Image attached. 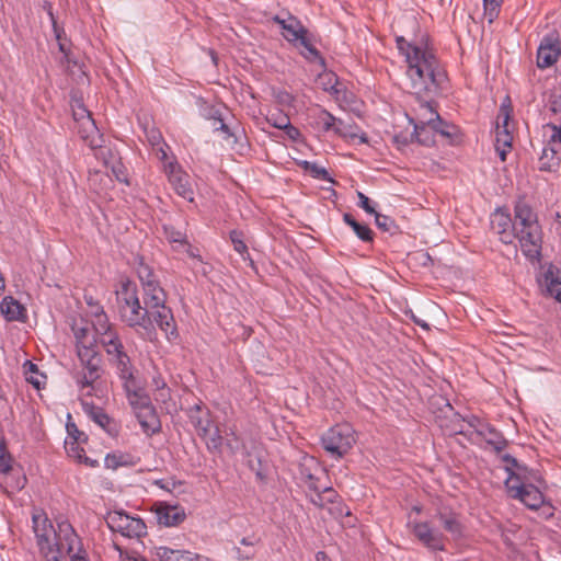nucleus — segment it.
<instances>
[{
    "instance_id": "f257e3e1",
    "label": "nucleus",
    "mask_w": 561,
    "mask_h": 561,
    "mask_svg": "<svg viewBox=\"0 0 561 561\" xmlns=\"http://www.w3.org/2000/svg\"><path fill=\"white\" fill-rule=\"evenodd\" d=\"M398 48L404 54L408 64L407 76L414 94L436 96L448 88L446 70L436 56L422 47L408 43L403 37L397 38Z\"/></svg>"
},
{
    "instance_id": "f03ea898",
    "label": "nucleus",
    "mask_w": 561,
    "mask_h": 561,
    "mask_svg": "<svg viewBox=\"0 0 561 561\" xmlns=\"http://www.w3.org/2000/svg\"><path fill=\"white\" fill-rule=\"evenodd\" d=\"M108 364L115 369L116 375L122 381L128 402L134 409L141 428L146 433L154 434L159 432L160 422L130 356L127 354Z\"/></svg>"
},
{
    "instance_id": "7ed1b4c3",
    "label": "nucleus",
    "mask_w": 561,
    "mask_h": 561,
    "mask_svg": "<svg viewBox=\"0 0 561 561\" xmlns=\"http://www.w3.org/2000/svg\"><path fill=\"white\" fill-rule=\"evenodd\" d=\"M514 239H517L523 254L530 260H538L541 254L542 231L537 214L530 205L519 198L514 206Z\"/></svg>"
},
{
    "instance_id": "20e7f679",
    "label": "nucleus",
    "mask_w": 561,
    "mask_h": 561,
    "mask_svg": "<svg viewBox=\"0 0 561 561\" xmlns=\"http://www.w3.org/2000/svg\"><path fill=\"white\" fill-rule=\"evenodd\" d=\"M116 305L119 319L127 327L148 329L152 324L150 307L140 304L135 283L128 279L121 283L116 290Z\"/></svg>"
},
{
    "instance_id": "39448f33",
    "label": "nucleus",
    "mask_w": 561,
    "mask_h": 561,
    "mask_svg": "<svg viewBox=\"0 0 561 561\" xmlns=\"http://www.w3.org/2000/svg\"><path fill=\"white\" fill-rule=\"evenodd\" d=\"M355 443V431L348 423L336 424L321 436L322 448L334 459L346 455Z\"/></svg>"
},
{
    "instance_id": "423d86ee",
    "label": "nucleus",
    "mask_w": 561,
    "mask_h": 561,
    "mask_svg": "<svg viewBox=\"0 0 561 561\" xmlns=\"http://www.w3.org/2000/svg\"><path fill=\"white\" fill-rule=\"evenodd\" d=\"M77 354L83 367V371L76 376L78 387L80 390L89 388L87 394L91 396L94 382L101 377V354L96 351L95 345L91 347L81 346Z\"/></svg>"
},
{
    "instance_id": "0eeeda50",
    "label": "nucleus",
    "mask_w": 561,
    "mask_h": 561,
    "mask_svg": "<svg viewBox=\"0 0 561 561\" xmlns=\"http://www.w3.org/2000/svg\"><path fill=\"white\" fill-rule=\"evenodd\" d=\"M32 520L36 542L39 552L45 560L62 561L56 558L57 549H55V546L53 545L56 539L57 528L55 529L47 516L42 513H34L32 515Z\"/></svg>"
},
{
    "instance_id": "6e6552de",
    "label": "nucleus",
    "mask_w": 561,
    "mask_h": 561,
    "mask_svg": "<svg viewBox=\"0 0 561 561\" xmlns=\"http://www.w3.org/2000/svg\"><path fill=\"white\" fill-rule=\"evenodd\" d=\"M105 522L110 529L127 538H140L146 535V525L139 517H133L123 511L107 513Z\"/></svg>"
},
{
    "instance_id": "1a4fd4ad",
    "label": "nucleus",
    "mask_w": 561,
    "mask_h": 561,
    "mask_svg": "<svg viewBox=\"0 0 561 561\" xmlns=\"http://www.w3.org/2000/svg\"><path fill=\"white\" fill-rule=\"evenodd\" d=\"M56 523L57 535L53 545L55 549H57L56 558L61 560L64 554L68 556L75 552V550L80 549L83 543L68 519L59 517L56 519Z\"/></svg>"
},
{
    "instance_id": "9d476101",
    "label": "nucleus",
    "mask_w": 561,
    "mask_h": 561,
    "mask_svg": "<svg viewBox=\"0 0 561 561\" xmlns=\"http://www.w3.org/2000/svg\"><path fill=\"white\" fill-rule=\"evenodd\" d=\"M462 421L472 428L479 436L484 438L486 444L492 446L496 451H502L507 446V440L504 436L496 431L494 426L485 422L474 414H468L462 417Z\"/></svg>"
},
{
    "instance_id": "9b49d317",
    "label": "nucleus",
    "mask_w": 561,
    "mask_h": 561,
    "mask_svg": "<svg viewBox=\"0 0 561 561\" xmlns=\"http://www.w3.org/2000/svg\"><path fill=\"white\" fill-rule=\"evenodd\" d=\"M164 171L175 193L187 202H194V191L188 174L174 162L165 164Z\"/></svg>"
},
{
    "instance_id": "f8f14e48",
    "label": "nucleus",
    "mask_w": 561,
    "mask_h": 561,
    "mask_svg": "<svg viewBox=\"0 0 561 561\" xmlns=\"http://www.w3.org/2000/svg\"><path fill=\"white\" fill-rule=\"evenodd\" d=\"M511 101L510 98L506 96L505 101L502 103L497 116L496 123V138H495V150H500V148L511 149L513 137L508 130V121L511 118Z\"/></svg>"
},
{
    "instance_id": "ddd939ff",
    "label": "nucleus",
    "mask_w": 561,
    "mask_h": 561,
    "mask_svg": "<svg viewBox=\"0 0 561 561\" xmlns=\"http://www.w3.org/2000/svg\"><path fill=\"white\" fill-rule=\"evenodd\" d=\"M512 497L529 510L538 512V515L545 519H549L554 514L553 505L545 499L543 493H512Z\"/></svg>"
},
{
    "instance_id": "4468645a",
    "label": "nucleus",
    "mask_w": 561,
    "mask_h": 561,
    "mask_svg": "<svg viewBox=\"0 0 561 561\" xmlns=\"http://www.w3.org/2000/svg\"><path fill=\"white\" fill-rule=\"evenodd\" d=\"M561 57V46L557 37L545 36L537 49V66L547 69Z\"/></svg>"
},
{
    "instance_id": "2eb2a0df",
    "label": "nucleus",
    "mask_w": 561,
    "mask_h": 561,
    "mask_svg": "<svg viewBox=\"0 0 561 561\" xmlns=\"http://www.w3.org/2000/svg\"><path fill=\"white\" fill-rule=\"evenodd\" d=\"M409 122L414 126L413 133H411V137L415 138V141L426 147L435 145V127L430 114L424 112L420 115L417 122H415L412 117L409 118Z\"/></svg>"
},
{
    "instance_id": "dca6fc26",
    "label": "nucleus",
    "mask_w": 561,
    "mask_h": 561,
    "mask_svg": "<svg viewBox=\"0 0 561 561\" xmlns=\"http://www.w3.org/2000/svg\"><path fill=\"white\" fill-rule=\"evenodd\" d=\"M414 536L427 548L435 551L445 549V536L443 533L434 529L426 522L415 523L413 525Z\"/></svg>"
},
{
    "instance_id": "f3484780",
    "label": "nucleus",
    "mask_w": 561,
    "mask_h": 561,
    "mask_svg": "<svg viewBox=\"0 0 561 561\" xmlns=\"http://www.w3.org/2000/svg\"><path fill=\"white\" fill-rule=\"evenodd\" d=\"M491 228L499 234L500 240L505 244H511L514 240L513 219L504 209H496L491 215Z\"/></svg>"
},
{
    "instance_id": "a211bd4d",
    "label": "nucleus",
    "mask_w": 561,
    "mask_h": 561,
    "mask_svg": "<svg viewBox=\"0 0 561 561\" xmlns=\"http://www.w3.org/2000/svg\"><path fill=\"white\" fill-rule=\"evenodd\" d=\"M187 416L199 437L210 434L214 421L211 420L210 411L202 403L193 405L188 409Z\"/></svg>"
},
{
    "instance_id": "6ab92c4d",
    "label": "nucleus",
    "mask_w": 561,
    "mask_h": 561,
    "mask_svg": "<svg viewBox=\"0 0 561 561\" xmlns=\"http://www.w3.org/2000/svg\"><path fill=\"white\" fill-rule=\"evenodd\" d=\"M156 516L160 525L172 527L178 526L185 519V512L176 505L159 503L156 505Z\"/></svg>"
},
{
    "instance_id": "aec40b11",
    "label": "nucleus",
    "mask_w": 561,
    "mask_h": 561,
    "mask_svg": "<svg viewBox=\"0 0 561 561\" xmlns=\"http://www.w3.org/2000/svg\"><path fill=\"white\" fill-rule=\"evenodd\" d=\"M83 409L89 417L104 430L110 436L115 437L118 434L116 422L111 419L102 408L94 404L83 403Z\"/></svg>"
},
{
    "instance_id": "412c9836",
    "label": "nucleus",
    "mask_w": 561,
    "mask_h": 561,
    "mask_svg": "<svg viewBox=\"0 0 561 561\" xmlns=\"http://www.w3.org/2000/svg\"><path fill=\"white\" fill-rule=\"evenodd\" d=\"M150 319L157 323V325L167 334H175V320L173 313L165 304L159 307H150Z\"/></svg>"
},
{
    "instance_id": "4be33fe9",
    "label": "nucleus",
    "mask_w": 561,
    "mask_h": 561,
    "mask_svg": "<svg viewBox=\"0 0 561 561\" xmlns=\"http://www.w3.org/2000/svg\"><path fill=\"white\" fill-rule=\"evenodd\" d=\"M317 124L321 127L323 131L333 130L335 134L342 137H355L356 135L352 134L348 128L343 125V122L340 118L333 116L327 110H320L317 117Z\"/></svg>"
},
{
    "instance_id": "5701e85b",
    "label": "nucleus",
    "mask_w": 561,
    "mask_h": 561,
    "mask_svg": "<svg viewBox=\"0 0 561 561\" xmlns=\"http://www.w3.org/2000/svg\"><path fill=\"white\" fill-rule=\"evenodd\" d=\"M436 517L440 520L444 529L454 538L457 539L462 536L463 527L455 512L445 506H437Z\"/></svg>"
},
{
    "instance_id": "b1692460",
    "label": "nucleus",
    "mask_w": 561,
    "mask_h": 561,
    "mask_svg": "<svg viewBox=\"0 0 561 561\" xmlns=\"http://www.w3.org/2000/svg\"><path fill=\"white\" fill-rule=\"evenodd\" d=\"M314 465L313 457L305 456L302 461L298 465V472L296 473V478L300 481V488H308L310 491H320L317 485V481L319 477L314 476L312 472Z\"/></svg>"
},
{
    "instance_id": "393cba45",
    "label": "nucleus",
    "mask_w": 561,
    "mask_h": 561,
    "mask_svg": "<svg viewBox=\"0 0 561 561\" xmlns=\"http://www.w3.org/2000/svg\"><path fill=\"white\" fill-rule=\"evenodd\" d=\"M560 271L552 265L538 279L548 296L561 302V278Z\"/></svg>"
},
{
    "instance_id": "a878e982",
    "label": "nucleus",
    "mask_w": 561,
    "mask_h": 561,
    "mask_svg": "<svg viewBox=\"0 0 561 561\" xmlns=\"http://www.w3.org/2000/svg\"><path fill=\"white\" fill-rule=\"evenodd\" d=\"M224 443V446L227 448L230 455H240L242 458L248 459L249 466L254 470V466L250 459L252 456L251 450L249 449L247 443L239 435H237L233 430H230L229 433H226Z\"/></svg>"
},
{
    "instance_id": "bb28decb",
    "label": "nucleus",
    "mask_w": 561,
    "mask_h": 561,
    "mask_svg": "<svg viewBox=\"0 0 561 561\" xmlns=\"http://www.w3.org/2000/svg\"><path fill=\"white\" fill-rule=\"evenodd\" d=\"M100 344L105 351L108 363L128 354L118 332L107 334Z\"/></svg>"
},
{
    "instance_id": "cd10ccee",
    "label": "nucleus",
    "mask_w": 561,
    "mask_h": 561,
    "mask_svg": "<svg viewBox=\"0 0 561 561\" xmlns=\"http://www.w3.org/2000/svg\"><path fill=\"white\" fill-rule=\"evenodd\" d=\"M139 458L121 450L108 453L104 458V466L107 469L116 470L121 467H134L138 463Z\"/></svg>"
},
{
    "instance_id": "c85d7f7f",
    "label": "nucleus",
    "mask_w": 561,
    "mask_h": 561,
    "mask_svg": "<svg viewBox=\"0 0 561 561\" xmlns=\"http://www.w3.org/2000/svg\"><path fill=\"white\" fill-rule=\"evenodd\" d=\"M0 309L8 321H24L26 319V309L11 296L2 299Z\"/></svg>"
},
{
    "instance_id": "c756f323",
    "label": "nucleus",
    "mask_w": 561,
    "mask_h": 561,
    "mask_svg": "<svg viewBox=\"0 0 561 561\" xmlns=\"http://www.w3.org/2000/svg\"><path fill=\"white\" fill-rule=\"evenodd\" d=\"M421 110L432 116L435 134H439L445 138H450L454 135L455 126L442 119L437 111H435L428 101L421 104Z\"/></svg>"
},
{
    "instance_id": "7c9ffc66",
    "label": "nucleus",
    "mask_w": 561,
    "mask_h": 561,
    "mask_svg": "<svg viewBox=\"0 0 561 561\" xmlns=\"http://www.w3.org/2000/svg\"><path fill=\"white\" fill-rule=\"evenodd\" d=\"M561 164V152L543 146L539 157V170L542 172H556Z\"/></svg>"
},
{
    "instance_id": "2f4dec72",
    "label": "nucleus",
    "mask_w": 561,
    "mask_h": 561,
    "mask_svg": "<svg viewBox=\"0 0 561 561\" xmlns=\"http://www.w3.org/2000/svg\"><path fill=\"white\" fill-rule=\"evenodd\" d=\"M144 304L148 307H159L165 304L167 295L159 282L144 287Z\"/></svg>"
},
{
    "instance_id": "473e14b6",
    "label": "nucleus",
    "mask_w": 561,
    "mask_h": 561,
    "mask_svg": "<svg viewBox=\"0 0 561 561\" xmlns=\"http://www.w3.org/2000/svg\"><path fill=\"white\" fill-rule=\"evenodd\" d=\"M91 317L93 318L92 325L99 343L104 336H107V334L110 335L111 333L117 332V330L110 322L108 317L104 310Z\"/></svg>"
},
{
    "instance_id": "72a5a7b5",
    "label": "nucleus",
    "mask_w": 561,
    "mask_h": 561,
    "mask_svg": "<svg viewBox=\"0 0 561 561\" xmlns=\"http://www.w3.org/2000/svg\"><path fill=\"white\" fill-rule=\"evenodd\" d=\"M156 556L160 561H194L196 558L190 551L173 550L168 547L156 548Z\"/></svg>"
},
{
    "instance_id": "f704fd0d",
    "label": "nucleus",
    "mask_w": 561,
    "mask_h": 561,
    "mask_svg": "<svg viewBox=\"0 0 561 561\" xmlns=\"http://www.w3.org/2000/svg\"><path fill=\"white\" fill-rule=\"evenodd\" d=\"M88 123L91 125L93 129H96L94 122L91 119L90 115L88 116ZM96 136L92 137L89 141V145L93 149H99L98 157L102 158L105 165H110L113 159H116V154L106 147L102 146V136L99 135L98 130H95Z\"/></svg>"
},
{
    "instance_id": "c9c22d12",
    "label": "nucleus",
    "mask_w": 561,
    "mask_h": 561,
    "mask_svg": "<svg viewBox=\"0 0 561 561\" xmlns=\"http://www.w3.org/2000/svg\"><path fill=\"white\" fill-rule=\"evenodd\" d=\"M307 35L306 27L295 16L289 15V23L285 27L284 37L288 42L298 44Z\"/></svg>"
},
{
    "instance_id": "e433bc0d",
    "label": "nucleus",
    "mask_w": 561,
    "mask_h": 561,
    "mask_svg": "<svg viewBox=\"0 0 561 561\" xmlns=\"http://www.w3.org/2000/svg\"><path fill=\"white\" fill-rule=\"evenodd\" d=\"M545 146L561 152V125L554 123H547L543 125Z\"/></svg>"
},
{
    "instance_id": "4c0bfd02",
    "label": "nucleus",
    "mask_w": 561,
    "mask_h": 561,
    "mask_svg": "<svg viewBox=\"0 0 561 561\" xmlns=\"http://www.w3.org/2000/svg\"><path fill=\"white\" fill-rule=\"evenodd\" d=\"M343 221L348 225L355 234L365 242L373 240V231L367 225L359 224L351 214L343 215Z\"/></svg>"
},
{
    "instance_id": "58836bf2",
    "label": "nucleus",
    "mask_w": 561,
    "mask_h": 561,
    "mask_svg": "<svg viewBox=\"0 0 561 561\" xmlns=\"http://www.w3.org/2000/svg\"><path fill=\"white\" fill-rule=\"evenodd\" d=\"M201 438L205 442L208 451L213 454L222 453V447L225 445L224 437L215 424H213L210 434H207V436Z\"/></svg>"
},
{
    "instance_id": "ea45409f",
    "label": "nucleus",
    "mask_w": 561,
    "mask_h": 561,
    "mask_svg": "<svg viewBox=\"0 0 561 561\" xmlns=\"http://www.w3.org/2000/svg\"><path fill=\"white\" fill-rule=\"evenodd\" d=\"M76 337L77 352L80 351L81 346H94L98 342L95 335L90 333L88 328L73 329Z\"/></svg>"
},
{
    "instance_id": "a19ab883",
    "label": "nucleus",
    "mask_w": 561,
    "mask_h": 561,
    "mask_svg": "<svg viewBox=\"0 0 561 561\" xmlns=\"http://www.w3.org/2000/svg\"><path fill=\"white\" fill-rule=\"evenodd\" d=\"M297 45L301 46V55L309 61H318L321 66H324V59L320 55L319 50L308 41L307 36L301 39Z\"/></svg>"
},
{
    "instance_id": "79ce46f5",
    "label": "nucleus",
    "mask_w": 561,
    "mask_h": 561,
    "mask_svg": "<svg viewBox=\"0 0 561 561\" xmlns=\"http://www.w3.org/2000/svg\"><path fill=\"white\" fill-rule=\"evenodd\" d=\"M265 121L273 127L277 129H283L287 125H289L290 118L289 116L280 110L275 112H271L266 115Z\"/></svg>"
},
{
    "instance_id": "37998d69",
    "label": "nucleus",
    "mask_w": 561,
    "mask_h": 561,
    "mask_svg": "<svg viewBox=\"0 0 561 561\" xmlns=\"http://www.w3.org/2000/svg\"><path fill=\"white\" fill-rule=\"evenodd\" d=\"M230 240L234 251L238 252L243 257V260L249 259L250 254L248 252V247L243 241V233L239 230H232L230 232Z\"/></svg>"
},
{
    "instance_id": "c03bdc74",
    "label": "nucleus",
    "mask_w": 561,
    "mask_h": 561,
    "mask_svg": "<svg viewBox=\"0 0 561 561\" xmlns=\"http://www.w3.org/2000/svg\"><path fill=\"white\" fill-rule=\"evenodd\" d=\"M516 479L519 481L518 483H513L512 476L508 477L506 480V488L507 491H528V488H531L533 491H540L539 485H535L531 482H529L528 479H520V473H517Z\"/></svg>"
},
{
    "instance_id": "a18cd8bd",
    "label": "nucleus",
    "mask_w": 561,
    "mask_h": 561,
    "mask_svg": "<svg viewBox=\"0 0 561 561\" xmlns=\"http://www.w3.org/2000/svg\"><path fill=\"white\" fill-rule=\"evenodd\" d=\"M51 26H53V32H54L55 38L58 42L59 50L64 54L65 58L69 61L70 49L67 45V37H66L65 30L58 25L57 21H54Z\"/></svg>"
},
{
    "instance_id": "49530a36",
    "label": "nucleus",
    "mask_w": 561,
    "mask_h": 561,
    "mask_svg": "<svg viewBox=\"0 0 561 561\" xmlns=\"http://www.w3.org/2000/svg\"><path fill=\"white\" fill-rule=\"evenodd\" d=\"M138 278L142 285V288L151 283L159 282L151 267L147 264L140 263L137 268Z\"/></svg>"
},
{
    "instance_id": "de8ad7c7",
    "label": "nucleus",
    "mask_w": 561,
    "mask_h": 561,
    "mask_svg": "<svg viewBox=\"0 0 561 561\" xmlns=\"http://www.w3.org/2000/svg\"><path fill=\"white\" fill-rule=\"evenodd\" d=\"M375 222L379 229L386 232L393 233L397 229L394 220L389 216L376 213L375 214Z\"/></svg>"
},
{
    "instance_id": "09e8293b",
    "label": "nucleus",
    "mask_w": 561,
    "mask_h": 561,
    "mask_svg": "<svg viewBox=\"0 0 561 561\" xmlns=\"http://www.w3.org/2000/svg\"><path fill=\"white\" fill-rule=\"evenodd\" d=\"M165 238L172 243H187L186 234L173 227H164Z\"/></svg>"
},
{
    "instance_id": "8fccbe9b",
    "label": "nucleus",
    "mask_w": 561,
    "mask_h": 561,
    "mask_svg": "<svg viewBox=\"0 0 561 561\" xmlns=\"http://www.w3.org/2000/svg\"><path fill=\"white\" fill-rule=\"evenodd\" d=\"M272 95L276 102L283 106H290L294 102V96L283 89H273Z\"/></svg>"
},
{
    "instance_id": "3c124183",
    "label": "nucleus",
    "mask_w": 561,
    "mask_h": 561,
    "mask_svg": "<svg viewBox=\"0 0 561 561\" xmlns=\"http://www.w3.org/2000/svg\"><path fill=\"white\" fill-rule=\"evenodd\" d=\"M80 440H73V442H66V451L67 454L77 459L78 461H82V458L84 456V449L82 447L79 446V443Z\"/></svg>"
},
{
    "instance_id": "603ef678",
    "label": "nucleus",
    "mask_w": 561,
    "mask_h": 561,
    "mask_svg": "<svg viewBox=\"0 0 561 561\" xmlns=\"http://www.w3.org/2000/svg\"><path fill=\"white\" fill-rule=\"evenodd\" d=\"M307 172L310 173V175L317 180L329 181V182L331 181V178H330L327 169L319 165L316 162H312V164L310 165V168Z\"/></svg>"
},
{
    "instance_id": "864d4df0",
    "label": "nucleus",
    "mask_w": 561,
    "mask_h": 561,
    "mask_svg": "<svg viewBox=\"0 0 561 561\" xmlns=\"http://www.w3.org/2000/svg\"><path fill=\"white\" fill-rule=\"evenodd\" d=\"M327 501L331 503V506L328 507V511L333 517L340 518L343 516L351 515L350 510L347 507L343 506L342 504L336 503L335 501L330 500V499H328Z\"/></svg>"
},
{
    "instance_id": "5fc2aeb1",
    "label": "nucleus",
    "mask_w": 561,
    "mask_h": 561,
    "mask_svg": "<svg viewBox=\"0 0 561 561\" xmlns=\"http://www.w3.org/2000/svg\"><path fill=\"white\" fill-rule=\"evenodd\" d=\"M145 133H146V137H147L149 144L153 148L154 147H160L161 145L164 144L160 130L157 129L156 127H151L149 129H145Z\"/></svg>"
},
{
    "instance_id": "6e6d98bb",
    "label": "nucleus",
    "mask_w": 561,
    "mask_h": 561,
    "mask_svg": "<svg viewBox=\"0 0 561 561\" xmlns=\"http://www.w3.org/2000/svg\"><path fill=\"white\" fill-rule=\"evenodd\" d=\"M108 167L117 181L127 182L125 167L118 159H113Z\"/></svg>"
},
{
    "instance_id": "4d7b16f0",
    "label": "nucleus",
    "mask_w": 561,
    "mask_h": 561,
    "mask_svg": "<svg viewBox=\"0 0 561 561\" xmlns=\"http://www.w3.org/2000/svg\"><path fill=\"white\" fill-rule=\"evenodd\" d=\"M84 300L89 307L88 312L90 316L96 314L104 310L103 306L98 300H95L91 295H84Z\"/></svg>"
},
{
    "instance_id": "13d9d810",
    "label": "nucleus",
    "mask_w": 561,
    "mask_h": 561,
    "mask_svg": "<svg viewBox=\"0 0 561 561\" xmlns=\"http://www.w3.org/2000/svg\"><path fill=\"white\" fill-rule=\"evenodd\" d=\"M357 196L359 199V207H362L366 213L370 215H375L377 213L375 208L371 206L370 199L364 193L358 192Z\"/></svg>"
},
{
    "instance_id": "bf43d9fd",
    "label": "nucleus",
    "mask_w": 561,
    "mask_h": 561,
    "mask_svg": "<svg viewBox=\"0 0 561 561\" xmlns=\"http://www.w3.org/2000/svg\"><path fill=\"white\" fill-rule=\"evenodd\" d=\"M68 557L70 558V561H89V557L83 545L81 546L80 549H77L75 550V552L69 553Z\"/></svg>"
},
{
    "instance_id": "052dcab7",
    "label": "nucleus",
    "mask_w": 561,
    "mask_h": 561,
    "mask_svg": "<svg viewBox=\"0 0 561 561\" xmlns=\"http://www.w3.org/2000/svg\"><path fill=\"white\" fill-rule=\"evenodd\" d=\"M67 432L69 436L73 438V440H82L85 439V434L83 432H80L75 423H68L67 424Z\"/></svg>"
},
{
    "instance_id": "680f3d73",
    "label": "nucleus",
    "mask_w": 561,
    "mask_h": 561,
    "mask_svg": "<svg viewBox=\"0 0 561 561\" xmlns=\"http://www.w3.org/2000/svg\"><path fill=\"white\" fill-rule=\"evenodd\" d=\"M233 551H234V553H236V558H237L238 560H250V559H252V558L254 557V554H255V551H254V549H253V548H250V549H248V550H244V551H243V550H241L240 548L234 547V548H233Z\"/></svg>"
},
{
    "instance_id": "e2e57ef3",
    "label": "nucleus",
    "mask_w": 561,
    "mask_h": 561,
    "mask_svg": "<svg viewBox=\"0 0 561 561\" xmlns=\"http://www.w3.org/2000/svg\"><path fill=\"white\" fill-rule=\"evenodd\" d=\"M5 445L4 442L0 438V470L2 472H7L10 469V466L5 462Z\"/></svg>"
},
{
    "instance_id": "0e129e2a",
    "label": "nucleus",
    "mask_w": 561,
    "mask_h": 561,
    "mask_svg": "<svg viewBox=\"0 0 561 561\" xmlns=\"http://www.w3.org/2000/svg\"><path fill=\"white\" fill-rule=\"evenodd\" d=\"M283 130L286 133L288 138L291 140H297L300 136V131L297 127L293 126L290 123Z\"/></svg>"
},
{
    "instance_id": "69168bd1",
    "label": "nucleus",
    "mask_w": 561,
    "mask_h": 561,
    "mask_svg": "<svg viewBox=\"0 0 561 561\" xmlns=\"http://www.w3.org/2000/svg\"><path fill=\"white\" fill-rule=\"evenodd\" d=\"M415 140V138H412L411 135L410 136H405V135H396L394 136V141L399 145H408L410 142H413Z\"/></svg>"
},
{
    "instance_id": "338daca9",
    "label": "nucleus",
    "mask_w": 561,
    "mask_h": 561,
    "mask_svg": "<svg viewBox=\"0 0 561 561\" xmlns=\"http://www.w3.org/2000/svg\"><path fill=\"white\" fill-rule=\"evenodd\" d=\"M43 9L46 11L47 15L49 16V20L51 24L54 21H57L53 11V4L49 1H45L43 4Z\"/></svg>"
},
{
    "instance_id": "774afa93",
    "label": "nucleus",
    "mask_w": 561,
    "mask_h": 561,
    "mask_svg": "<svg viewBox=\"0 0 561 561\" xmlns=\"http://www.w3.org/2000/svg\"><path fill=\"white\" fill-rule=\"evenodd\" d=\"M312 494L316 496V499L313 496H311V501L317 506L324 507L325 499L323 497V493H312Z\"/></svg>"
}]
</instances>
